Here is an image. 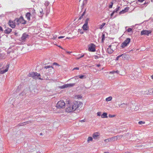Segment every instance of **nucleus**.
Listing matches in <instances>:
<instances>
[{
	"instance_id": "nucleus-26",
	"label": "nucleus",
	"mask_w": 153,
	"mask_h": 153,
	"mask_svg": "<svg viewBox=\"0 0 153 153\" xmlns=\"http://www.w3.org/2000/svg\"><path fill=\"white\" fill-rule=\"evenodd\" d=\"M89 21V18H87L85 21V22L84 24L88 25V22Z\"/></svg>"
},
{
	"instance_id": "nucleus-57",
	"label": "nucleus",
	"mask_w": 153,
	"mask_h": 153,
	"mask_svg": "<svg viewBox=\"0 0 153 153\" xmlns=\"http://www.w3.org/2000/svg\"><path fill=\"white\" fill-rule=\"evenodd\" d=\"M74 69H76V70H79V68H78V67H76V68H74L73 70H74Z\"/></svg>"
},
{
	"instance_id": "nucleus-62",
	"label": "nucleus",
	"mask_w": 153,
	"mask_h": 153,
	"mask_svg": "<svg viewBox=\"0 0 153 153\" xmlns=\"http://www.w3.org/2000/svg\"><path fill=\"white\" fill-rule=\"evenodd\" d=\"M1 65H0V70H1L3 68H1Z\"/></svg>"
},
{
	"instance_id": "nucleus-33",
	"label": "nucleus",
	"mask_w": 153,
	"mask_h": 153,
	"mask_svg": "<svg viewBox=\"0 0 153 153\" xmlns=\"http://www.w3.org/2000/svg\"><path fill=\"white\" fill-rule=\"evenodd\" d=\"M40 16H42L43 15V10L42 9H41V10H40Z\"/></svg>"
},
{
	"instance_id": "nucleus-18",
	"label": "nucleus",
	"mask_w": 153,
	"mask_h": 153,
	"mask_svg": "<svg viewBox=\"0 0 153 153\" xmlns=\"http://www.w3.org/2000/svg\"><path fill=\"white\" fill-rule=\"evenodd\" d=\"M113 50L111 48H108L107 49V52L109 54H111L113 52Z\"/></svg>"
},
{
	"instance_id": "nucleus-42",
	"label": "nucleus",
	"mask_w": 153,
	"mask_h": 153,
	"mask_svg": "<svg viewBox=\"0 0 153 153\" xmlns=\"http://www.w3.org/2000/svg\"><path fill=\"white\" fill-rule=\"evenodd\" d=\"M84 56V54H83V55H82L81 56L79 57H78L77 58V59H80V58H81L82 57H83Z\"/></svg>"
},
{
	"instance_id": "nucleus-3",
	"label": "nucleus",
	"mask_w": 153,
	"mask_h": 153,
	"mask_svg": "<svg viewBox=\"0 0 153 153\" xmlns=\"http://www.w3.org/2000/svg\"><path fill=\"white\" fill-rule=\"evenodd\" d=\"M65 103L63 100H61L58 102L56 105L57 108L59 109H63L65 108Z\"/></svg>"
},
{
	"instance_id": "nucleus-52",
	"label": "nucleus",
	"mask_w": 153,
	"mask_h": 153,
	"mask_svg": "<svg viewBox=\"0 0 153 153\" xmlns=\"http://www.w3.org/2000/svg\"><path fill=\"white\" fill-rule=\"evenodd\" d=\"M18 126H23L22 125V123H20L18 125Z\"/></svg>"
},
{
	"instance_id": "nucleus-56",
	"label": "nucleus",
	"mask_w": 153,
	"mask_h": 153,
	"mask_svg": "<svg viewBox=\"0 0 153 153\" xmlns=\"http://www.w3.org/2000/svg\"><path fill=\"white\" fill-rule=\"evenodd\" d=\"M80 121L81 122H85V120L84 119L81 120Z\"/></svg>"
},
{
	"instance_id": "nucleus-58",
	"label": "nucleus",
	"mask_w": 153,
	"mask_h": 153,
	"mask_svg": "<svg viewBox=\"0 0 153 153\" xmlns=\"http://www.w3.org/2000/svg\"><path fill=\"white\" fill-rule=\"evenodd\" d=\"M144 0H138V1L140 2H143Z\"/></svg>"
},
{
	"instance_id": "nucleus-22",
	"label": "nucleus",
	"mask_w": 153,
	"mask_h": 153,
	"mask_svg": "<svg viewBox=\"0 0 153 153\" xmlns=\"http://www.w3.org/2000/svg\"><path fill=\"white\" fill-rule=\"evenodd\" d=\"M149 93H146L147 94L152 95L153 94V88L150 89L149 90Z\"/></svg>"
},
{
	"instance_id": "nucleus-47",
	"label": "nucleus",
	"mask_w": 153,
	"mask_h": 153,
	"mask_svg": "<svg viewBox=\"0 0 153 153\" xmlns=\"http://www.w3.org/2000/svg\"><path fill=\"white\" fill-rule=\"evenodd\" d=\"M85 11H86V9H85V10L83 12V13H82V16H83L85 14Z\"/></svg>"
},
{
	"instance_id": "nucleus-36",
	"label": "nucleus",
	"mask_w": 153,
	"mask_h": 153,
	"mask_svg": "<svg viewBox=\"0 0 153 153\" xmlns=\"http://www.w3.org/2000/svg\"><path fill=\"white\" fill-rule=\"evenodd\" d=\"M53 68V67L52 66H45L44 67V68H46V69H47L48 68Z\"/></svg>"
},
{
	"instance_id": "nucleus-53",
	"label": "nucleus",
	"mask_w": 153,
	"mask_h": 153,
	"mask_svg": "<svg viewBox=\"0 0 153 153\" xmlns=\"http://www.w3.org/2000/svg\"><path fill=\"white\" fill-rule=\"evenodd\" d=\"M83 16H81L79 18L78 20H81L83 17Z\"/></svg>"
},
{
	"instance_id": "nucleus-24",
	"label": "nucleus",
	"mask_w": 153,
	"mask_h": 153,
	"mask_svg": "<svg viewBox=\"0 0 153 153\" xmlns=\"http://www.w3.org/2000/svg\"><path fill=\"white\" fill-rule=\"evenodd\" d=\"M105 39V35L104 33H102V42H103L104 40Z\"/></svg>"
},
{
	"instance_id": "nucleus-45",
	"label": "nucleus",
	"mask_w": 153,
	"mask_h": 153,
	"mask_svg": "<svg viewBox=\"0 0 153 153\" xmlns=\"http://www.w3.org/2000/svg\"><path fill=\"white\" fill-rule=\"evenodd\" d=\"M87 2V0H84L83 1V4L84 5L85 4H86Z\"/></svg>"
},
{
	"instance_id": "nucleus-43",
	"label": "nucleus",
	"mask_w": 153,
	"mask_h": 153,
	"mask_svg": "<svg viewBox=\"0 0 153 153\" xmlns=\"http://www.w3.org/2000/svg\"><path fill=\"white\" fill-rule=\"evenodd\" d=\"M132 30V29L131 28H128L127 30V31L128 32H130Z\"/></svg>"
},
{
	"instance_id": "nucleus-50",
	"label": "nucleus",
	"mask_w": 153,
	"mask_h": 153,
	"mask_svg": "<svg viewBox=\"0 0 153 153\" xmlns=\"http://www.w3.org/2000/svg\"><path fill=\"white\" fill-rule=\"evenodd\" d=\"M65 37L64 36H59L58 37V38L59 39H61V38H64V37Z\"/></svg>"
},
{
	"instance_id": "nucleus-54",
	"label": "nucleus",
	"mask_w": 153,
	"mask_h": 153,
	"mask_svg": "<svg viewBox=\"0 0 153 153\" xmlns=\"http://www.w3.org/2000/svg\"><path fill=\"white\" fill-rule=\"evenodd\" d=\"M0 30H1V31H3V30L1 26H0Z\"/></svg>"
},
{
	"instance_id": "nucleus-1",
	"label": "nucleus",
	"mask_w": 153,
	"mask_h": 153,
	"mask_svg": "<svg viewBox=\"0 0 153 153\" xmlns=\"http://www.w3.org/2000/svg\"><path fill=\"white\" fill-rule=\"evenodd\" d=\"M83 104L82 102L79 101H75L71 102H69L67 104V108L65 111L67 112H71L74 111L76 109L81 108Z\"/></svg>"
},
{
	"instance_id": "nucleus-29",
	"label": "nucleus",
	"mask_w": 153,
	"mask_h": 153,
	"mask_svg": "<svg viewBox=\"0 0 153 153\" xmlns=\"http://www.w3.org/2000/svg\"><path fill=\"white\" fill-rule=\"evenodd\" d=\"M112 99L111 97H109L106 99V100L107 101H108L111 100Z\"/></svg>"
},
{
	"instance_id": "nucleus-28",
	"label": "nucleus",
	"mask_w": 153,
	"mask_h": 153,
	"mask_svg": "<svg viewBox=\"0 0 153 153\" xmlns=\"http://www.w3.org/2000/svg\"><path fill=\"white\" fill-rule=\"evenodd\" d=\"M93 139V138L92 137H89L88 138L87 141L89 142L90 141H92Z\"/></svg>"
},
{
	"instance_id": "nucleus-38",
	"label": "nucleus",
	"mask_w": 153,
	"mask_h": 153,
	"mask_svg": "<svg viewBox=\"0 0 153 153\" xmlns=\"http://www.w3.org/2000/svg\"><path fill=\"white\" fill-rule=\"evenodd\" d=\"M129 9V7H127L126 8H125L124 10H125V11L126 12L128 11Z\"/></svg>"
},
{
	"instance_id": "nucleus-4",
	"label": "nucleus",
	"mask_w": 153,
	"mask_h": 153,
	"mask_svg": "<svg viewBox=\"0 0 153 153\" xmlns=\"http://www.w3.org/2000/svg\"><path fill=\"white\" fill-rule=\"evenodd\" d=\"M131 39L130 38H127L123 43L121 44V47L123 48H124L126 47L127 45L130 42Z\"/></svg>"
},
{
	"instance_id": "nucleus-11",
	"label": "nucleus",
	"mask_w": 153,
	"mask_h": 153,
	"mask_svg": "<svg viewBox=\"0 0 153 153\" xmlns=\"http://www.w3.org/2000/svg\"><path fill=\"white\" fill-rule=\"evenodd\" d=\"M99 133L97 132H95L93 134L92 137L94 139H97L99 138Z\"/></svg>"
},
{
	"instance_id": "nucleus-51",
	"label": "nucleus",
	"mask_w": 153,
	"mask_h": 153,
	"mask_svg": "<svg viewBox=\"0 0 153 153\" xmlns=\"http://www.w3.org/2000/svg\"><path fill=\"white\" fill-rule=\"evenodd\" d=\"M53 65H56L59 66V65L58 63H57L56 62H54L53 63Z\"/></svg>"
},
{
	"instance_id": "nucleus-25",
	"label": "nucleus",
	"mask_w": 153,
	"mask_h": 153,
	"mask_svg": "<svg viewBox=\"0 0 153 153\" xmlns=\"http://www.w3.org/2000/svg\"><path fill=\"white\" fill-rule=\"evenodd\" d=\"M110 138H111V141H114L115 140H117V137H116V136L112 137H111Z\"/></svg>"
},
{
	"instance_id": "nucleus-40",
	"label": "nucleus",
	"mask_w": 153,
	"mask_h": 153,
	"mask_svg": "<svg viewBox=\"0 0 153 153\" xmlns=\"http://www.w3.org/2000/svg\"><path fill=\"white\" fill-rule=\"evenodd\" d=\"M115 116V115H111V114H109L108 115V117H110V118L114 117Z\"/></svg>"
},
{
	"instance_id": "nucleus-9",
	"label": "nucleus",
	"mask_w": 153,
	"mask_h": 153,
	"mask_svg": "<svg viewBox=\"0 0 153 153\" xmlns=\"http://www.w3.org/2000/svg\"><path fill=\"white\" fill-rule=\"evenodd\" d=\"M75 85L74 83L65 84L60 87L61 89H64L68 87H73Z\"/></svg>"
},
{
	"instance_id": "nucleus-49",
	"label": "nucleus",
	"mask_w": 153,
	"mask_h": 153,
	"mask_svg": "<svg viewBox=\"0 0 153 153\" xmlns=\"http://www.w3.org/2000/svg\"><path fill=\"white\" fill-rule=\"evenodd\" d=\"M115 13L114 12V11L113 12L111 13V17H112V16Z\"/></svg>"
},
{
	"instance_id": "nucleus-12",
	"label": "nucleus",
	"mask_w": 153,
	"mask_h": 153,
	"mask_svg": "<svg viewBox=\"0 0 153 153\" xmlns=\"http://www.w3.org/2000/svg\"><path fill=\"white\" fill-rule=\"evenodd\" d=\"M29 91V89L28 88H26L20 94L22 96L26 95Z\"/></svg>"
},
{
	"instance_id": "nucleus-23",
	"label": "nucleus",
	"mask_w": 153,
	"mask_h": 153,
	"mask_svg": "<svg viewBox=\"0 0 153 153\" xmlns=\"http://www.w3.org/2000/svg\"><path fill=\"white\" fill-rule=\"evenodd\" d=\"M32 123V121H27L26 122L22 123V125L23 126H24L25 125H26L27 124L31 123Z\"/></svg>"
},
{
	"instance_id": "nucleus-64",
	"label": "nucleus",
	"mask_w": 153,
	"mask_h": 153,
	"mask_svg": "<svg viewBox=\"0 0 153 153\" xmlns=\"http://www.w3.org/2000/svg\"><path fill=\"white\" fill-rule=\"evenodd\" d=\"M124 153H131L127 152H125Z\"/></svg>"
},
{
	"instance_id": "nucleus-44",
	"label": "nucleus",
	"mask_w": 153,
	"mask_h": 153,
	"mask_svg": "<svg viewBox=\"0 0 153 153\" xmlns=\"http://www.w3.org/2000/svg\"><path fill=\"white\" fill-rule=\"evenodd\" d=\"M97 115L98 116H100L101 115V112H97Z\"/></svg>"
},
{
	"instance_id": "nucleus-31",
	"label": "nucleus",
	"mask_w": 153,
	"mask_h": 153,
	"mask_svg": "<svg viewBox=\"0 0 153 153\" xmlns=\"http://www.w3.org/2000/svg\"><path fill=\"white\" fill-rule=\"evenodd\" d=\"M105 25V23H103L102 25H101L100 27V29H102L103 27Z\"/></svg>"
},
{
	"instance_id": "nucleus-63",
	"label": "nucleus",
	"mask_w": 153,
	"mask_h": 153,
	"mask_svg": "<svg viewBox=\"0 0 153 153\" xmlns=\"http://www.w3.org/2000/svg\"><path fill=\"white\" fill-rule=\"evenodd\" d=\"M111 45H109V46H108V48H111Z\"/></svg>"
},
{
	"instance_id": "nucleus-32",
	"label": "nucleus",
	"mask_w": 153,
	"mask_h": 153,
	"mask_svg": "<svg viewBox=\"0 0 153 153\" xmlns=\"http://www.w3.org/2000/svg\"><path fill=\"white\" fill-rule=\"evenodd\" d=\"M124 135H120V136H116V137H117V140L118 139H121L123 136Z\"/></svg>"
},
{
	"instance_id": "nucleus-55",
	"label": "nucleus",
	"mask_w": 153,
	"mask_h": 153,
	"mask_svg": "<svg viewBox=\"0 0 153 153\" xmlns=\"http://www.w3.org/2000/svg\"><path fill=\"white\" fill-rule=\"evenodd\" d=\"M148 91H149V90H146V91H145V94H147L146 93H149V92H148Z\"/></svg>"
},
{
	"instance_id": "nucleus-37",
	"label": "nucleus",
	"mask_w": 153,
	"mask_h": 153,
	"mask_svg": "<svg viewBox=\"0 0 153 153\" xmlns=\"http://www.w3.org/2000/svg\"><path fill=\"white\" fill-rule=\"evenodd\" d=\"M125 12V11L124 10H123L119 12V14H123Z\"/></svg>"
},
{
	"instance_id": "nucleus-39",
	"label": "nucleus",
	"mask_w": 153,
	"mask_h": 153,
	"mask_svg": "<svg viewBox=\"0 0 153 153\" xmlns=\"http://www.w3.org/2000/svg\"><path fill=\"white\" fill-rule=\"evenodd\" d=\"M145 123L144 122H143L142 121H140L139 122L138 124H140V125H142L143 124Z\"/></svg>"
},
{
	"instance_id": "nucleus-60",
	"label": "nucleus",
	"mask_w": 153,
	"mask_h": 153,
	"mask_svg": "<svg viewBox=\"0 0 153 153\" xmlns=\"http://www.w3.org/2000/svg\"><path fill=\"white\" fill-rule=\"evenodd\" d=\"M111 73L113 74L115 73V71H113L111 72Z\"/></svg>"
},
{
	"instance_id": "nucleus-17",
	"label": "nucleus",
	"mask_w": 153,
	"mask_h": 153,
	"mask_svg": "<svg viewBox=\"0 0 153 153\" xmlns=\"http://www.w3.org/2000/svg\"><path fill=\"white\" fill-rule=\"evenodd\" d=\"M82 28L84 30H87L89 29V26L88 25L84 24Z\"/></svg>"
},
{
	"instance_id": "nucleus-15",
	"label": "nucleus",
	"mask_w": 153,
	"mask_h": 153,
	"mask_svg": "<svg viewBox=\"0 0 153 153\" xmlns=\"http://www.w3.org/2000/svg\"><path fill=\"white\" fill-rule=\"evenodd\" d=\"M12 31V29L8 28L4 31V33L5 34H9Z\"/></svg>"
},
{
	"instance_id": "nucleus-13",
	"label": "nucleus",
	"mask_w": 153,
	"mask_h": 153,
	"mask_svg": "<svg viewBox=\"0 0 153 153\" xmlns=\"http://www.w3.org/2000/svg\"><path fill=\"white\" fill-rule=\"evenodd\" d=\"M8 24L12 28H14L15 27V24L14 22H11L10 21H9Z\"/></svg>"
},
{
	"instance_id": "nucleus-41",
	"label": "nucleus",
	"mask_w": 153,
	"mask_h": 153,
	"mask_svg": "<svg viewBox=\"0 0 153 153\" xmlns=\"http://www.w3.org/2000/svg\"><path fill=\"white\" fill-rule=\"evenodd\" d=\"M121 58V55H119V56H117L116 57V61L118 60H119V58Z\"/></svg>"
},
{
	"instance_id": "nucleus-34",
	"label": "nucleus",
	"mask_w": 153,
	"mask_h": 153,
	"mask_svg": "<svg viewBox=\"0 0 153 153\" xmlns=\"http://www.w3.org/2000/svg\"><path fill=\"white\" fill-rule=\"evenodd\" d=\"M79 78L80 79H83L84 78H86V77L85 75H81L79 76Z\"/></svg>"
},
{
	"instance_id": "nucleus-30",
	"label": "nucleus",
	"mask_w": 153,
	"mask_h": 153,
	"mask_svg": "<svg viewBox=\"0 0 153 153\" xmlns=\"http://www.w3.org/2000/svg\"><path fill=\"white\" fill-rule=\"evenodd\" d=\"M111 141V138H108V139H105L104 140V141L105 142H106V143H108L110 141Z\"/></svg>"
},
{
	"instance_id": "nucleus-8",
	"label": "nucleus",
	"mask_w": 153,
	"mask_h": 153,
	"mask_svg": "<svg viewBox=\"0 0 153 153\" xmlns=\"http://www.w3.org/2000/svg\"><path fill=\"white\" fill-rule=\"evenodd\" d=\"M121 58L120 59L121 60H126L128 59L129 58L130 56L126 54H123L121 55Z\"/></svg>"
},
{
	"instance_id": "nucleus-2",
	"label": "nucleus",
	"mask_w": 153,
	"mask_h": 153,
	"mask_svg": "<svg viewBox=\"0 0 153 153\" xmlns=\"http://www.w3.org/2000/svg\"><path fill=\"white\" fill-rule=\"evenodd\" d=\"M28 76L29 77H32L33 79H39L40 80L42 79L39 76H40V75L39 74L37 73V72H31L29 73Z\"/></svg>"
},
{
	"instance_id": "nucleus-19",
	"label": "nucleus",
	"mask_w": 153,
	"mask_h": 153,
	"mask_svg": "<svg viewBox=\"0 0 153 153\" xmlns=\"http://www.w3.org/2000/svg\"><path fill=\"white\" fill-rule=\"evenodd\" d=\"M127 105V103H123L121 104H119V107H120L121 108H123L126 107Z\"/></svg>"
},
{
	"instance_id": "nucleus-6",
	"label": "nucleus",
	"mask_w": 153,
	"mask_h": 153,
	"mask_svg": "<svg viewBox=\"0 0 153 153\" xmlns=\"http://www.w3.org/2000/svg\"><path fill=\"white\" fill-rule=\"evenodd\" d=\"M152 32V31L151 30H143L141 32L140 34L141 35H146L149 36V34Z\"/></svg>"
},
{
	"instance_id": "nucleus-27",
	"label": "nucleus",
	"mask_w": 153,
	"mask_h": 153,
	"mask_svg": "<svg viewBox=\"0 0 153 153\" xmlns=\"http://www.w3.org/2000/svg\"><path fill=\"white\" fill-rule=\"evenodd\" d=\"M120 7L117 6V8L114 11L115 13H117L119 11Z\"/></svg>"
},
{
	"instance_id": "nucleus-48",
	"label": "nucleus",
	"mask_w": 153,
	"mask_h": 153,
	"mask_svg": "<svg viewBox=\"0 0 153 153\" xmlns=\"http://www.w3.org/2000/svg\"><path fill=\"white\" fill-rule=\"evenodd\" d=\"M94 57L95 59H97L99 58V57L98 56H94Z\"/></svg>"
},
{
	"instance_id": "nucleus-5",
	"label": "nucleus",
	"mask_w": 153,
	"mask_h": 153,
	"mask_svg": "<svg viewBox=\"0 0 153 153\" xmlns=\"http://www.w3.org/2000/svg\"><path fill=\"white\" fill-rule=\"evenodd\" d=\"M88 51H89L94 52L96 51V46L93 43L88 45Z\"/></svg>"
},
{
	"instance_id": "nucleus-21",
	"label": "nucleus",
	"mask_w": 153,
	"mask_h": 153,
	"mask_svg": "<svg viewBox=\"0 0 153 153\" xmlns=\"http://www.w3.org/2000/svg\"><path fill=\"white\" fill-rule=\"evenodd\" d=\"M31 16V14L30 13H27L26 16L27 18V19L28 20H30V16Z\"/></svg>"
},
{
	"instance_id": "nucleus-7",
	"label": "nucleus",
	"mask_w": 153,
	"mask_h": 153,
	"mask_svg": "<svg viewBox=\"0 0 153 153\" xmlns=\"http://www.w3.org/2000/svg\"><path fill=\"white\" fill-rule=\"evenodd\" d=\"M29 36L28 34L25 33H24L21 38V41L23 42H25L27 38H29Z\"/></svg>"
},
{
	"instance_id": "nucleus-10",
	"label": "nucleus",
	"mask_w": 153,
	"mask_h": 153,
	"mask_svg": "<svg viewBox=\"0 0 153 153\" xmlns=\"http://www.w3.org/2000/svg\"><path fill=\"white\" fill-rule=\"evenodd\" d=\"M9 67V64L7 65L6 66V68L4 70H0V74H3L7 72Z\"/></svg>"
},
{
	"instance_id": "nucleus-16",
	"label": "nucleus",
	"mask_w": 153,
	"mask_h": 153,
	"mask_svg": "<svg viewBox=\"0 0 153 153\" xmlns=\"http://www.w3.org/2000/svg\"><path fill=\"white\" fill-rule=\"evenodd\" d=\"M13 22H14L15 24L17 25H19V24L21 23L19 20V18H16L15 19Z\"/></svg>"
},
{
	"instance_id": "nucleus-20",
	"label": "nucleus",
	"mask_w": 153,
	"mask_h": 153,
	"mask_svg": "<svg viewBox=\"0 0 153 153\" xmlns=\"http://www.w3.org/2000/svg\"><path fill=\"white\" fill-rule=\"evenodd\" d=\"M107 113L106 112H104L101 115V117L102 118H107Z\"/></svg>"
},
{
	"instance_id": "nucleus-35",
	"label": "nucleus",
	"mask_w": 153,
	"mask_h": 153,
	"mask_svg": "<svg viewBox=\"0 0 153 153\" xmlns=\"http://www.w3.org/2000/svg\"><path fill=\"white\" fill-rule=\"evenodd\" d=\"M113 4V2H111V4H110L109 5V8H112Z\"/></svg>"
},
{
	"instance_id": "nucleus-14",
	"label": "nucleus",
	"mask_w": 153,
	"mask_h": 153,
	"mask_svg": "<svg viewBox=\"0 0 153 153\" xmlns=\"http://www.w3.org/2000/svg\"><path fill=\"white\" fill-rule=\"evenodd\" d=\"M19 20L21 23L23 24H25L26 23V21L22 17L19 18Z\"/></svg>"
},
{
	"instance_id": "nucleus-46",
	"label": "nucleus",
	"mask_w": 153,
	"mask_h": 153,
	"mask_svg": "<svg viewBox=\"0 0 153 153\" xmlns=\"http://www.w3.org/2000/svg\"><path fill=\"white\" fill-rule=\"evenodd\" d=\"M85 11H86V9H85V10L83 12V13H82V16H83L85 14Z\"/></svg>"
},
{
	"instance_id": "nucleus-59",
	"label": "nucleus",
	"mask_w": 153,
	"mask_h": 153,
	"mask_svg": "<svg viewBox=\"0 0 153 153\" xmlns=\"http://www.w3.org/2000/svg\"><path fill=\"white\" fill-rule=\"evenodd\" d=\"M119 71H115V73H116L117 74H118L119 73Z\"/></svg>"
},
{
	"instance_id": "nucleus-61",
	"label": "nucleus",
	"mask_w": 153,
	"mask_h": 153,
	"mask_svg": "<svg viewBox=\"0 0 153 153\" xmlns=\"http://www.w3.org/2000/svg\"><path fill=\"white\" fill-rule=\"evenodd\" d=\"M97 67H99L100 66V64H98V65H97Z\"/></svg>"
}]
</instances>
